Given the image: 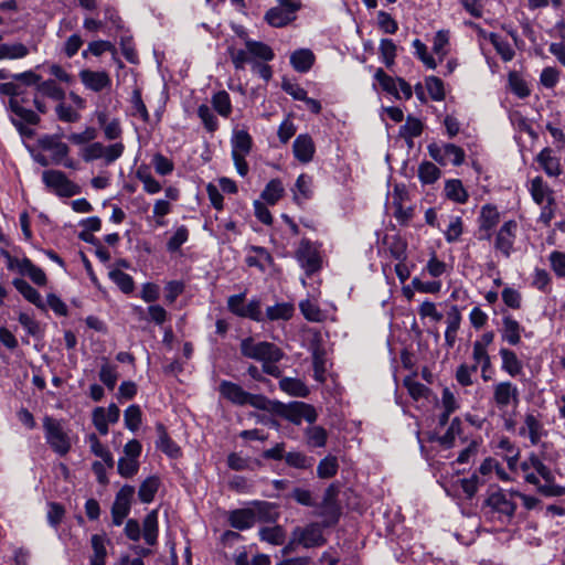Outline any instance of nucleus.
Returning a JSON list of instances; mask_svg holds the SVG:
<instances>
[{"mask_svg": "<svg viewBox=\"0 0 565 565\" xmlns=\"http://www.w3.org/2000/svg\"><path fill=\"white\" fill-rule=\"evenodd\" d=\"M239 349L243 356L259 362L264 360L280 361L284 358L282 350L276 344L267 341L256 342L252 337L243 339Z\"/></svg>", "mask_w": 565, "mask_h": 565, "instance_id": "20e7f679", "label": "nucleus"}, {"mask_svg": "<svg viewBox=\"0 0 565 565\" xmlns=\"http://www.w3.org/2000/svg\"><path fill=\"white\" fill-rule=\"evenodd\" d=\"M514 498V490L505 492L502 489H497L489 492L484 507L489 509L490 513L495 514L500 521H511L516 510Z\"/></svg>", "mask_w": 565, "mask_h": 565, "instance_id": "f03ea898", "label": "nucleus"}, {"mask_svg": "<svg viewBox=\"0 0 565 565\" xmlns=\"http://www.w3.org/2000/svg\"><path fill=\"white\" fill-rule=\"evenodd\" d=\"M489 41L504 62L513 60L515 52L507 40L502 39L497 33H489Z\"/></svg>", "mask_w": 565, "mask_h": 565, "instance_id": "ea45409f", "label": "nucleus"}, {"mask_svg": "<svg viewBox=\"0 0 565 565\" xmlns=\"http://www.w3.org/2000/svg\"><path fill=\"white\" fill-rule=\"evenodd\" d=\"M295 158L302 162L308 163L312 160L316 152V147L312 138L307 134L299 135L292 145Z\"/></svg>", "mask_w": 565, "mask_h": 565, "instance_id": "6ab92c4d", "label": "nucleus"}, {"mask_svg": "<svg viewBox=\"0 0 565 565\" xmlns=\"http://www.w3.org/2000/svg\"><path fill=\"white\" fill-rule=\"evenodd\" d=\"M294 541L306 548L321 546L326 543L322 529L318 523H310L303 527H296L292 532Z\"/></svg>", "mask_w": 565, "mask_h": 565, "instance_id": "4468645a", "label": "nucleus"}, {"mask_svg": "<svg viewBox=\"0 0 565 565\" xmlns=\"http://www.w3.org/2000/svg\"><path fill=\"white\" fill-rule=\"evenodd\" d=\"M218 390L224 398L235 405L244 406L245 401H247L246 396L248 392L244 391L243 387L236 383L223 380L220 383Z\"/></svg>", "mask_w": 565, "mask_h": 565, "instance_id": "5701e85b", "label": "nucleus"}, {"mask_svg": "<svg viewBox=\"0 0 565 565\" xmlns=\"http://www.w3.org/2000/svg\"><path fill=\"white\" fill-rule=\"evenodd\" d=\"M374 77L379 82L383 90L393 95L396 98H401L397 88L398 77L394 78L387 75L382 68L376 70Z\"/></svg>", "mask_w": 565, "mask_h": 565, "instance_id": "a18cd8bd", "label": "nucleus"}, {"mask_svg": "<svg viewBox=\"0 0 565 565\" xmlns=\"http://www.w3.org/2000/svg\"><path fill=\"white\" fill-rule=\"evenodd\" d=\"M295 257L308 276L320 270L322 259L318 248L307 238L301 239Z\"/></svg>", "mask_w": 565, "mask_h": 565, "instance_id": "9b49d317", "label": "nucleus"}, {"mask_svg": "<svg viewBox=\"0 0 565 565\" xmlns=\"http://www.w3.org/2000/svg\"><path fill=\"white\" fill-rule=\"evenodd\" d=\"M104 363L99 370V380L100 382L110 391H113L116 386L118 380L117 366L110 364L107 359H103Z\"/></svg>", "mask_w": 565, "mask_h": 565, "instance_id": "37998d69", "label": "nucleus"}, {"mask_svg": "<svg viewBox=\"0 0 565 565\" xmlns=\"http://www.w3.org/2000/svg\"><path fill=\"white\" fill-rule=\"evenodd\" d=\"M516 231L518 223L513 220H510L505 222L497 233L494 247L505 257H509L512 253Z\"/></svg>", "mask_w": 565, "mask_h": 565, "instance_id": "2eb2a0df", "label": "nucleus"}, {"mask_svg": "<svg viewBox=\"0 0 565 565\" xmlns=\"http://www.w3.org/2000/svg\"><path fill=\"white\" fill-rule=\"evenodd\" d=\"M189 230L186 226H179L167 243V249L171 253L178 252L180 247L188 241Z\"/></svg>", "mask_w": 565, "mask_h": 565, "instance_id": "774afa93", "label": "nucleus"}, {"mask_svg": "<svg viewBox=\"0 0 565 565\" xmlns=\"http://www.w3.org/2000/svg\"><path fill=\"white\" fill-rule=\"evenodd\" d=\"M42 182L58 196L71 198L81 193V188L60 170L43 171Z\"/></svg>", "mask_w": 565, "mask_h": 565, "instance_id": "6e6552de", "label": "nucleus"}, {"mask_svg": "<svg viewBox=\"0 0 565 565\" xmlns=\"http://www.w3.org/2000/svg\"><path fill=\"white\" fill-rule=\"evenodd\" d=\"M426 89L433 100L440 102L445 98L444 83L436 76H428L425 79Z\"/></svg>", "mask_w": 565, "mask_h": 565, "instance_id": "338daca9", "label": "nucleus"}, {"mask_svg": "<svg viewBox=\"0 0 565 565\" xmlns=\"http://www.w3.org/2000/svg\"><path fill=\"white\" fill-rule=\"evenodd\" d=\"M477 370V365H468L466 363L460 364L455 374L457 383L463 387L471 386L475 383L473 375Z\"/></svg>", "mask_w": 565, "mask_h": 565, "instance_id": "5fc2aeb1", "label": "nucleus"}, {"mask_svg": "<svg viewBox=\"0 0 565 565\" xmlns=\"http://www.w3.org/2000/svg\"><path fill=\"white\" fill-rule=\"evenodd\" d=\"M501 358V370L512 377L520 375L523 371V363L514 351L501 348L499 351Z\"/></svg>", "mask_w": 565, "mask_h": 565, "instance_id": "4be33fe9", "label": "nucleus"}, {"mask_svg": "<svg viewBox=\"0 0 565 565\" xmlns=\"http://www.w3.org/2000/svg\"><path fill=\"white\" fill-rule=\"evenodd\" d=\"M161 481L157 476L146 478L138 489V498L142 503H150L153 501L156 493L160 488Z\"/></svg>", "mask_w": 565, "mask_h": 565, "instance_id": "2f4dec72", "label": "nucleus"}, {"mask_svg": "<svg viewBox=\"0 0 565 565\" xmlns=\"http://www.w3.org/2000/svg\"><path fill=\"white\" fill-rule=\"evenodd\" d=\"M339 494V487L335 483H331L324 491L323 500L321 503L322 515H331L332 518H337L339 514V505L337 503V498Z\"/></svg>", "mask_w": 565, "mask_h": 565, "instance_id": "c756f323", "label": "nucleus"}, {"mask_svg": "<svg viewBox=\"0 0 565 565\" xmlns=\"http://www.w3.org/2000/svg\"><path fill=\"white\" fill-rule=\"evenodd\" d=\"M499 222L500 213L497 206L491 204L483 205L479 215V231L483 233L480 238L490 239L492 235L491 232Z\"/></svg>", "mask_w": 565, "mask_h": 565, "instance_id": "a211bd4d", "label": "nucleus"}, {"mask_svg": "<svg viewBox=\"0 0 565 565\" xmlns=\"http://www.w3.org/2000/svg\"><path fill=\"white\" fill-rule=\"evenodd\" d=\"M445 194L449 200L460 204L466 203L469 198L466 189L462 185V182L458 179L446 181Z\"/></svg>", "mask_w": 565, "mask_h": 565, "instance_id": "c9c22d12", "label": "nucleus"}, {"mask_svg": "<svg viewBox=\"0 0 565 565\" xmlns=\"http://www.w3.org/2000/svg\"><path fill=\"white\" fill-rule=\"evenodd\" d=\"M307 444L312 448L324 447L328 438L327 430L321 426L308 427L305 431Z\"/></svg>", "mask_w": 565, "mask_h": 565, "instance_id": "49530a36", "label": "nucleus"}, {"mask_svg": "<svg viewBox=\"0 0 565 565\" xmlns=\"http://www.w3.org/2000/svg\"><path fill=\"white\" fill-rule=\"evenodd\" d=\"M285 461L288 466L296 469H309L313 465V458L306 456L300 451H289L285 455Z\"/></svg>", "mask_w": 565, "mask_h": 565, "instance_id": "09e8293b", "label": "nucleus"}, {"mask_svg": "<svg viewBox=\"0 0 565 565\" xmlns=\"http://www.w3.org/2000/svg\"><path fill=\"white\" fill-rule=\"evenodd\" d=\"M552 152L553 150L548 147L542 149L536 161L548 177H558L562 173L561 162Z\"/></svg>", "mask_w": 565, "mask_h": 565, "instance_id": "393cba45", "label": "nucleus"}, {"mask_svg": "<svg viewBox=\"0 0 565 565\" xmlns=\"http://www.w3.org/2000/svg\"><path fill=\"white\" fill-rule=\"evenodd\" d=\"M130 104L134 116H139L145 122L149 121V113L148 109L141 98L140 88L136 87L130 97Z\"/></svg>", "mask_w": 565, "mask_h": 565, "instance_id": "4d7b16f0", "label": "nucleus"}, {"mask_svg": "<svg viewBox=\"0 0 565 565\" xmlns=\"http://www.w3.org/2000/svg\"><path fill=\"white\" fill-rule=\"evenodd\" d=\"M45 439L50 447L60 456H65L71 449V438L61 420L50 416L43 418Z\"/></svg>", "mask_w": 565, "mask_h": 565, "instance_id": "39448f33", "label": "nucleus"}, {"mask_svg": "<svg viewBox=\"0 0 565 565\" xmlns=\"http://www.w3.org/2000/svg\"><path fill=\"white\" fill-rule=\"evenodd\" d=\"M93 554L89 558V565H105L107 550L104 535L94 534L90 539Z\"/></svg>", "mask_w": 565, "mask_h": 565, "instance_id": "72a5a7b5", "label": "nucleus"}, {"mask_svg": "<svg viewBox=\"0 0 565 565\" xmlns=\"http://www.w3.org/2000/svg\"><path fill=\"white\" fill-rule=\"evenodd\" d=\"M313 377L317 382L323 383L326 381V356L324 352L320 349H315L312 352Z\"/></svg>", "mask_w": 565, "mask_h": 565, "instance_id": "3c124183", "label": "nucleus"}, {"mask_svg": "<svg viewBox=\"0 0 565 565\" xmlns=\"http://www.w3.org/2000/svg\"><path fill=\"white\" fill-rule=\"evenodd\" d=\"M315 62V55L309 49H299L290 55V64L300 73L308 72Z\"/></svg>", "mask_w": 565, "mask_h": 565, "instance_id": "7c9ffc66", "label": "nucleus"}, {"mask_svg": "<svg viewBox=\"0 0 565 565\" xmlns=\"http://www.w3.org/2000/svg\"><path fill=\"white\" fill-rule=\"evenodd\" d=\"M520 436H527L531 445H536L543 436V426L533 414L529 413L524 417V424L519 430Z\"/></svg>", "mask_w": 565, "mask_h": 565, "instance_id": "b1692460", "label": "nucleus"}, {"mask_svg": "<svg viewBox=\"0 0 565 565\" xmlns=\"http://www.w3.org/2000/svg\"><path fill=\"white\" fill-rule=\"evenodd\" d=\"M198 116L201 119L202 124L204 125V128L209 132H214L218 128V120L216 116L214 115L211 107H209L205 104H202L198 107Z\"/></svg>", "mask_w": 565, "mask_h": 565, "instance_id": "8fccbe9b", "label": "nucleus"}, {"mask_svg": "<svg viewBox=\"0 0 565 565\" xmlns=\"http://www.w3.org/2000/svg\"><path fill=\"white\" fill-rule=\"evenodd\" d=\"M158 510L150 511L143 519L141 535L149 545H154L158 540Z\"/></svg>", "mask_w": 565, "mask_h": 565, "instance_id": "cd10ccee", "label": "nucleus"}, {"mask_svg": "<svg viewBox=\"0 0 565 565\" xmlns=\"http://www.w3.org/2000/svg\"><path fill=\"white\" fill-rule=\"evenodd\" d=\"M78 76L83 85L95 93L109 88L111 85L110 76L105 71L82 70Z\"/></svg>", "mask_w": 565, "mask_h": 565, "instance_id": "f3484780", "label": "nucleus"}, {"mask_svg": "<svg viewBox=\"0 0 565 565\" xmlns=\"http://www.w3.org/2000/svg\"><path fill=\"white\" fill-rule=\"evenodd\" d=\"M213 109L224 118H228L232 114V102L227 92L218 90L211 98Z\"/></svg>", "mask_w": 565, "mask_h": 565, "instance_id": "4c0bfd02", "label": "nucleus"}, {"mask_svg": "<svg viewBox=\"0 0 565 565\" xmlns=\"http://www.w3.org/2000/svg\"><path fill=\"white\" fill-rule=\"evenodd\" d=\"M285 188L279 179L270 180L262 192V199L270 205H275L284 195Z\"/></svg>", "mask_w": 565, "mask_h": 565, "instance_id": "58836bf2", "label": "nucleus"}, {"mask_svg": "<svg viewBox=\"0 0 565 565\" xmlns=\"http://www.w3.org/2000/svg\"><path fill=\"white\" fill-rule=\"evenodd\" d=\"M245 49L228 47V55L235 70H244L246 63H250L253 58H259L264 62L273 61L275 53L269 45L264 42L248 40Z\"/></svg>", "mask_w": 565, "mask_h": 565, "instance_id": "f257e3e1", "label": "nucleus"}, {"mask_svg": "<svg viewBox=\"0 0 565 565\" xmlns=\"http://www.w3.org/2000/svg\"><path fill=\"white\" fill-rule=\"evenodd\" d=\"M142 413L139 405H130L124 413L125 426L136 431L141 424Z\"/></svg>", "mask_w": 565, "mask_h": 565, "instance_id": "680f3d73", "label": "nucleus"}, {"mask_svg": "<svg viewBox=\"0 0 565 565\" xmlns=\"http://www.w3.org/2000/svg\"><path fill=\"white\" fill-rule=\"evenodd\" d=\"M87 441L89 444V448H90V451L96 456V457H99L103 462L108 467V468H114L115 466V460H114V457L111 455V452L107 449L106 446H104L100 440L98 439V437L95 435V434H90L88 435L87 437Z\"/></svg>", "mask_w": 565, "mask_h": 565, "instance_id": "f704fd0d", "label": "nucleus"}, {"mask_svg": "<svg viewBox=\"0 0 565 565\" xmlns=\"http://www.w3.org/2000/svg\"><path fill=\"white\" fill-rule=\"evenodd\" d=\"M271 412L295 425H300L302 420L312 424L317 420L318 416L315 407L303 402H295L290 405L277 402L271 406Z\"/></svg>", "mask_w": 565, "mask_h": 565, "instance_id": "0eeeda50", "label": "nucleus"}, {"mask_svg": "<svg viewBox=\"0 0 565 565\" xmlns=\"http://www.w3.org/2000/svg\"><path fill=\"white\" fill-rule=\"evenodd\" d=\"M124 151L125 146L122 142L105 146L99 141H95L83 148L81 156L85 162L103 159L106 166H110L122 156Z\"/></svg>", "mask_w": 565, "mask_h": 565, "instance_id": "423d86ee", "label": "nucleus"}, {"mask_svg": "<svg viewBox=\"0 0 565 565\" xmlns=\"http://www.w3.org/2000/svg\"><path fill=\"white\" fill-rule=\"evenodd\" d=\"M135 494V488L129 484H125L116 493L115 501L111 505V511L119 512L128 515L131 509V501Z\"/></svg>", "mask_w": 565, "mask_h": 565, "instance_id": "a878e982", "label": "nucleus"}, {"mask_svg": "<svg viewBox=\"0 0 565 565\" xmlns=\"http://www.w3.org/2000/svg\"><path fill=\"white\" fill-rule=\"evenodd\" d=\"M458 482L466 498L470 500L477 494L479 488L483 486L484 480L477 472H473L469 478L459 479Z\"/></svg>", "mask_w": 565, "mask_h": 565, "instance_id": "de8ad7c7", "label": "nucleus"}, {"mask_svg": "<svg viewBox=\"0 0 565 565\" xmlns=\"http://www.w3.org/2000/svg\"><path fill=\"white\" fill-rule=\"evenodd\" d=\"M227 520L232 527L244 531L255 524L256 514L253 509H237L230 512Z\"/></svg>", "mask_w": 565, "mask_h": 565, "instance_id": "412c9836", "label": "nucleus"}, {"mask_svg": "<svg viewBox=\"0 0 565 565\" xmlns=\"http://www.w3.org/2000/svg\"><path fill=\"white\" fill-rule=\"evenodd\" d=\"M522 331L523 328L512 316H503L502 328L500 330L502 341L510 345H516L521 342Z\"/></svg>", "mask_w": 565, "mask_h": 565, "instance_id": "aec40b11", "label": "nucleus"}, {"mask_svg": "<svg viewBox=\"0 0 565 565\" xmlns=\"http://www.w3.org/2000/svg\"><path fill=\"white\" fill-rule=\"evenodd\" d=\"M279 388L286 394L295 397H307L310 393L307 384L297 377H281L279 381Z\"/></svg>", "mask_w": 565, "mask_h": 565, "instance_id": "bb28decb", "label": "nucleus"}, {"mask_svg": "<svg viewBox=\"0 0 565 565\" xmlns=\"http://www.w3.org/2000/svg\"><path fill=\"white\" fill-rule=\"evenodd\" d=\"M252 147L253 139L252 136L247 132V130H233L231 138V154L236 171L241 177H246L249 171L246 157L249 154Z\"/></svg>", "mask_w": 565, "mask_h": 565, "instance_id": "7ed1b4c3", "label": "nucleus"}, {"mask_svg": "<svg viewBox=\"0 0 565 565\" xmlns=\"http://www.w3.org/2000/svg\"><path fill=\"white\" fill-rule=\"evenodd\" d=\"M338 460L335 457L328 456L320 460L318 467H317V475L321 479L331 478L337 475L338 472Z\"/></svg>", "mask_w": 565, "mask_h": 565, "instance_id": "e2e57ef3", "label": "nucleus"}, {"mask_svg": "<svg viewBox=\"0 0 565 565\" xmlns=\"http://www.w3.org/2000/svg\"><path fill=\"white\" fill-rule=\"evenodd\" d=\"M449 33L448 31H438L433 41V52L443 61L448 53Z\"/></svg>", "mask_w": 565, "mask_h": 565, "instance_id": "0e129e2a", "label": "nucleus"}, {"mask_svg": "<svg viewBox=\"0 0 565 565\" xmlns=\"http://www.w3.org/2000/svg\"><path fill=\"white\" fill-rule=\"evenodd\" d=\"M380 53L386 67H391L395 63L397 46L391 39H382L380 42Z\"/></svg>", "mask_w": 565, "mask_h": 565, "instance_id": "13d9d810", "label": "nucleus"}, {"mask_svg": "<svg viewBox=\"0 0 565 565\" xmlns=\"http://www.w3.org/2000/svg\"><path fill=\"white\" fill-rule=\"evenodd\" d=\"M252 250L256 253V256H248L246 258L247 265L264 270L266 265L270 264L273 260L270 254L264 247L259 246H253Z\"/></svg>", "mask_w": 565, "mask_h": 565, "instance_id": "6e6d98bb", "label": "nucleus"}, {"mask_svg": "<svg viewBox=\"0 0 565 565\" xmlns=\"http://www.w3.org/2000/svg\"><path fill=\"white\" fill-rule=\"evenodd\" d=\"M439 168L429 161H424L418 167V178L424 184H433L440 178Z\"/></svg>", "mask_w": 565, "mask_h": 565, "instance_id": "c03bdc74", "label": "nucleus"}, {"mask_svg": "<svg viewBox=\"0 0 565 565\" xmlns=\"http://www.w3.org/2000/svg\"><path fill=\"white\" fill-rule=\"evenodd\" d=\"M295 312V307L290 302H278L266 309V318L270 321L289 320Z\"/></svg>", "mask_w": 565, "mask_h": 565, "instance_id": "e433bc0d", "label": "nucleus"}, {"mask_svg": "<svg viewBox=\"0 0 565 565\" xmlns=\"http://www.w3.org/2000/svg\"><path fill=\"white\" fill-rule=\"evenodd\" d=\"M311 185V177L302 173L297 178L294 190V201L298 205L302 204L305 201L309 200L312 196Z\"/></svg>", "mask_w": 565, "mask_h": 565, "instance_id": "473e14b6", "label": "nucleus"}, {"mask_svg": "<svg viewBox=\"0 0 565 565\" xmlns=\"http://www.w3.org/2000/svg\"><path fill=\"white\" fill-rule=\"evenodd\" d=\"M259 537L273 545H281L286 539V532L280 525L266 526L259 530Z\"/></svg>", "mask_w": 565, "mask_h": 565, "instance_id": "79ce46f5", "label": "nucleus"}, {"mask_svg": "<svg viewBox=\"0 0 565 565\" xmlns=\"http://www.w3.org/2000/svg\"><path fill=\"white\" fill-rule=\"evenodd\" d=\"M277 6L265 13V21L274 28H282L296 19L301 4L296 0H276Z\"/></svg>", "mask_w": 565, "mask_h": 565, "instance_id": "1a4fd4ad", "label": "nucleus"}, {"mask_svg": "<svg viewBox=\"0 0 565 565\" xmlns=\"http://www.w3.org/2000/svg\"><path fill=\"white\" fill-rule=\"evenodd\" d=\"M36 90L54 100H63L65 97L63 88L52 79L40 82L36 86Z\"/></svg>", "mask_w": 565, "mask_h": 565, "instance_id": "603ef678", "label": "nucleus"}, {"mask_svg": "<svg viewBox=\"0 0 565 565\" xmlns=\"http://www.w3.org/2000/svg\"><path fill=\"white\" fill-rule=\"evenodd\" d=\"M23 98H11L9 102L10 109L17 117L15 119L28 125H38L40 122L39 115L33 110L23 107Z\"/></svg>", "mask_w": 565, "mask_h": 565, "instance_id": "c85d7f7f", "label": "nucleus"}, {"mask_svg": "<svg viewBox=\"0 0 565 565\" xmlns=\"http://www.w3.org/2000/svg\"><path fill=\"white\" fill-rule=\"evenodd\" d=\"M461 420L455 417L446 433L439 437V443L447 448L454 446L456 438L461 435Z\"/></svg>", "mask_w": 565, "mask_h": 565, "instance_id": "bf43d9fd", "label": "nucleus"}, {"mask_svg": "<svg viewBox=\"0 0 565 565\" xmlns=\"http://www.w3.org/2000/svg\"><path fill=\"white\" fill-rule=\"evenodd\" d=\"M429 156L439 164L447 166L451 163L454 166H460L465 161V151L462 148L454 143H430L427 147Z\"/></svg>", "mask_w": 565, "mask_h": 565, "instance_id": "9d476101", "label": "nucleus"}, {"mask_svg": "<svg viewBox=\"0 0 565 565\" xmlns=\"http://www.w3.org/2000/svg\"><path fill=\"white\" fill-rule=\"evenodd\" d=\"M299 308H300V311L301 313L303 315V317L308 320V321H312V322H320L323 320L324 318V315L323 312L320 310V308L318 307V305H316L315 302H312L311 300H302L300 303H299Z\"/></svg>", "mask_w": 565, "mask_h": 565, "instance_id": "69168bd1", "label": "nucleus"}, {"mask_svg": "<svg viewBox=\"0 0 565 565\" xmlns=\"http://www.w3.org/2000/svg\"><path fill=\"white\" fill-rule=\"evenodd\" d=\"M492 399L499 411L515 407L520 402L519 388L510 381L499 382L493 385Z\"/></svg>", "mask_w": 565, "mask_h": 565, "instance_id": "ddd939ff", "label": "nucleus"}, {"mask_svg": "<svg viewBox=\"0 0 565 565\" xmlns=\"http://www.w3.org/2000/svg\"><path fill=\"white\" fill-rule=\"evenodd\" d=\"M15 289L31 303L35 306H41V295L39 291L33 288L26 280L22 278H15L12 281Z\"/></svg>", "mask_w": 565, "mask_h": 565, "instance_id": "a19ab883", "label": "nucleus"}, {"mask_svg": "<svg viewBox=\"0 0 565 565\" xmlns=\"http://www.w3.org/2000/svg\"><path fill=\"white\" fill-rule=\"evenodd\" d=\"M109 278L119 287L122 292L130 294L134 291L135 281L130 275L119 269H115L109 273Z\"/></svg>", "mask_w": 565, "mask_h": 565, "instance_id": "864d4df0", "label": "nucleus"}, {"mask_svg": "<svg viewBox=\"0 0 565 565\" xmlns=\"http://www.w3.org/2000/svg\"><path fill=\"white\" fill-rule=\"evenodd\" d=\"M41 149L51 152V162L60 164L70 153V147L55 135H45L39 139Z\"/></svg>", "mask_w": 565, "mask_h": 565, "instance_id": "dca6fc26", "label": "nucleus"}, {"mask_svg": "<svg viewBox=\"0 0 565 565\" xmlns=\"http://www.w3.org/2000/svg\"><path fill=\"white\" fill-rule=\"evenodd\" d=\"M508 81L510 89L518 97L525 98L530 95V88L526 82L516 72H511Z\"/></svg>", "mask_w": 565, "mask_h": 565, "instance_id": "052dcab7", "label": "nucleus"}, {"mask_svg": "<svg viewBox=\"0 0 565 565\" xmlns=\"http://www.w3.org/2000/svg\"><path fill=\"white\" fill-rule=\"evenodd\" d=\"M244 301V292L230 296L227 299V308L237 317L248 318L257 322L263 321L264 317L260 310V301L258 299H253L247 305H245Z\"/></svg>", "mask_w": 565, "mask_h": 565, "instance_id": "f8f14e48", "label": "nucleus"}]
</instances>
